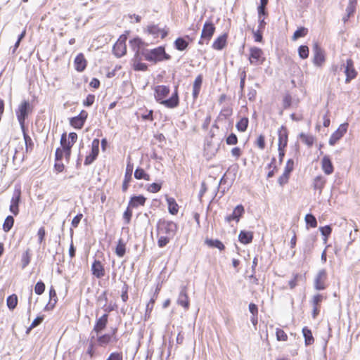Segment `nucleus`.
I'll return each instance as SVG.
<instances>
[{"label": "nucleus", "instance_id": "f257e3e1", "mask_svg": "<svg viewBox=\"0 0 360 360\" xmlns=\"http://www.w3.org/2000/svg\"><path fill=\"white\" fill-rule=\"evenodd\" d=\"M155 101L167 108H175L179 105V96L178 87L176 86L172 95L170 88L166 85H157L153 89Z\"/></svg>", "mask_w": 360, "mask_h": 360}, {"label": "nucleus", "instance_id": "f03ea898", "mask_svg": "<svg viewBox=\"0 0 360 360\" xmlns=\"http://www.w3.org/2000/svg\"><path fill=\"white\" fill-rule=\"evenodd\" d=\"M177 230L176 223L165 218L160 219L156 225L158 247L161 248L165 247L176 234Z\"/></svg>", "mask_w": 360, "mask_h": 360}, {"label": "nucleus", "instance_id": "7ed1b4c3", "mask_svg": "<svg viewBox=\"0 0 360 360\" xmlns=\"http://www.w3.org/2000/svg\"><path fill=\"white\" fill-rule=\"evenodd\" d=\"M77 139L78 136L75 132H70L68 134L66 132L63 133L60 140V147L56 150L57 158L65 156L66 162H68L71 157L72 148L77 142Z\"/></svg>", "mask_w": 360, "mask_h": 360}, {"label": "nucleus", "instance_id": "20e7f679", "mask_svg": "<svg viewBox=\"0 0 360 360\" xmlns=\"http://www.w3.org/2000/svg\"><path fill=\"white\" fill-rule=\"evenodd\" d=\"M142 56L146 60L153 63L171 59V56L166 53L164 46H160L150 50H146L145 52L142 53Z\"/></svg>", "mask_w": 360, "mask_h": 360}, {"label": "nucleus", "instance_id": "39448f33", "mask_svg": "<svg viewBox=\"0 0 360 360\" xmlns=\"http://www.w3.org/2000/svg\"><path fill=\"white\" fill-rule=\"evenodd\" d=\"M94 336H91L86 349V354L92 358L96 354V345L105 347L112 341V335L110 333H103L98 335L94 341Z\"/></svg>", "mask_w": 360, "mask_h": 360}, {"label": "nucleus", "instance_id": "423d86ee", "mask_svg": "<svg viewBox=\"0 0 360 360\" xmlns=\"http://www.w3.org/2000/svg\"><path fill=\"white\" fill-rule=\"evenodd\" d=\"M216 31V26L212 20H207L203 25L198 44H208Z\"/></svg>", "mask_w": 360, "mask_h": 360}, {"label": "nucleus", "instance_id": "0eeeda50", "mask_svg": "<svg viewBox=\"0 0 360 360\" xmlns=\"http://www.w3.org/2000/svg\"><path fill=\"white\" fill-rule=\"evenodd\" d=\"M248 60L250 64L252 65L258 66L262 65L266 60L263 50L257 46L250 47Z\"/></svg>", "mask_w": 360, "mask_h": 360}, {"label": "nucleus", "instance_id": "6e6552de", "mask_svg": "<svg viewBox=\"0 0 360 360\" xmlns=\"http://www.w3.org/2000/svg\"><path fill=\"white\" fill-rule=\"evenodd\" d=\"M313 64L318 68L323 67L326 61V51L318 43H315L313 46Z\"/></svg>", "mask_w": 360, "mask_h": 360}, {"label": "nucleus", "instance_id": "1a4fd4ad", "mask_svg": "<svg viewBox=\"0 0 360 360\" xmlns=\"http://www.w3.org/2000/svg\"><path fill=\"white\" fill-rule=\"evenodd\" d=\"M127 37L126 34H122L120 36L117 41L113 46L112 52L115 56L117 58H120L124 56L127 53V45L126 41Z\"/></svg>", "mask_w": 360, "mask_h": 360}, {"label": "nucleus", "instance_id": "9d476101", "mask_svg": "<svg viewBox=\"0 0 360 360\" xmlns=\"http://www.w3.org/2000/svg\"><path fill=\"white\" fill-rule=\"evenodd\" d=\"M32 110L30 104L27 101H23L16 110V115L20 124L23 127L29 112Z\"/></svg>", "mask_w": 360, "mask_h": 360}, {"label": "nucleus", "instance_id": "9b49d317", "mask_svg": "<svg viewBox=\"0 0 360 360\" xmlns=\"http://www.w3.org/2000/svg\"><path fill=\"white\" fill-rule=\"evenodd\" d=\"M328 274L326 269L320 270L314 278V288L316 290H323L328 287Z\"/></svg>", "mask_w": 360, "mask_h": 360}, {"label": "nucleus", "instance_id": "f8f14e48", "mask_svg": "<svg viewBox=\"0 0 360 360\" xmlns=\"http://www.w3.org/2000/svg\"><path fill=\"white\" fill-rule=\"evenodd\" d=\"M88 115V112L82 110L78 115L70 119V124L76 129H81L84 127Z\"/></svg>", "mask_w": 360, "mask_h": 360}, {"label": "nucleus", "instance_id": "ddd939ff", "mask_svg": "<svg viewBox=\"0 0 360 360\" xmlns=\"http://www.w3.org/2000/svg\"><path fill=\"white\" fill-rule=\"evenodd\" d=\"M145 32L148 34L152 35L155 39L160 37L161 39H163L168 34L167 30L161 29L158 25H148Z\"/></svg>", "mask_w": 360, "mask_h": 360}, {"label": "nucleus", "instance_id": "4468645a", "mask_svg": "<svg viewBox=\"0 0 360 360\" xmlns=\"http://www.w3.org/2000/svg\"><path fill=\"white\" fill-rule=\"evenodd\" d=\"M99 143L100 141L98 139H94L92 141L91 152L86 156L84 160L85 165L91 164L97 158L99 153Z\"/></svg>", "mask_w": 360, "mask_h": 360}, {"label": "nucleus", "instance_id": "2eb2a0df", "mask_svg": "<svg viewBox=\"0 0 360 360\" xmlns=\"http://www.w3.org/2000/svg\"><path fill=\"white\" fill-rule=\"evenodd\" d=\"M21 200L20 188L15 189L11 200L9 210L14 214L18 215L19 213V204Z\"/></svg>", "mask_w": 360, "mask_h": 360}, {"label": "nucleus", "instance_id": "dca6fc26", "mask_svg": "<svg viewBox=\"0 0 360 360\" xmlns=\"http://www.w3.org/2000/svg\"><path fill=\"white\" fill-rule=\"evenodd\" d=\"M348 129V123L341 124L336 131H335L330 137L329 144L335 145L347 132Z\"/></svg>", "mask_w": 360, "mask_h": 360}, {"label": "nucleus", "instance_id": "f3484780", "mask_svg": "<svg viewBox=\"0 0 360 360\" xmlns=\"http://www.w3.org/2000/svg\"><path fill=\"white\" fill-rule=\"evenodd\" d=\"M91 273L97 278H103L105 274L103 263L99 259H95L91 264Z\"/></svg>", "mask_w": 360, "mask_h": 360}, {"label": "nucleus", "instance_id": "a211bd4d", "mask_svg": "<svg viewBox=\"0 0 360 360\" xmlns=\"http://www.w3.org/2000/svg\"><path fill=\"white\" fill-rule=\"evenodd\" d=\"M177 304L182 307L185 310H188L190 307V298L188 294V289L186 286H183L179 292Z\"/></svg>", "mask_w": 360, "mask_h": 360}, {"label": "nucleus", "instance_id": "6ab92c4d", "mask_svg": "<svg viewBox=\"0 0 360 360\" xmlns=\"http://www.w3.org/2000/svg\"><path fill=\"white\" fill-rule=\"evenodd\" d=\"M345 73L346 75V83L350 82L351 80L354 79L357 75V72L355 70L354 62L352 58H348L346 61Z\"/></svg>", "mask_w": 360, "mask_h": 360}, {"label": "nucleus", "instance_id": "aec40b11", "mask_svg": "<svg viewBox=\"0 0 360 360\" xmlns=\"http://www.w3.org/2000/svg\"><path fill=\"white\" fill-rule=\"evenodd\" d=\"M108 323V314H104L101 317L96 319L92 332L95 333L97 335L100 334L103 330H104L106 328Z\"/></svg>", "mask_w": 360, "mask_h": 360}, {"label": "nucleus", "instance_id": "412c9836", "mask_svg": "<svg viewBox=\"0 0 360 360\" xmlns=\"http://www.w3.org/2000/svg\"><path fill=\"white\" fill-rule=\"evenodd\" d=\"M129 45L131 49L135 52L134 56H139L140 54L142 55V53L145 52L144 51H141V49H143L146 44L139 37H135L129 40Z\"/></svg>", "mask_w": 360, "mask_h": 360}, {"label": "nucleus", "instance_id": "4be33fe9", "mask_svg": "<svg viewBox=\"0 0 360 360\" xmlns=\"http://www.w3.org/2000/svg\"><path fill=\"white\" fill-rule=\"evenodd\" d=\"M244 213V207L242 205H238L234 208L232 214L225 217V220L229 223H230L232 221H235L236 222L238 223Z\"/></svg>", "mask_w": 360, "mask_h": 360}, {"label": "nucleus", "instance_id": "5701e85b", "mask_svg": "<svg viewBox=\"0 0 360 360\" xmlns=\"http://www.w3.org/2000/svg\"><path fill=\"white\" fill-rule=\"evenodd\" d=\"M146 200L147 198L143 195H132L130 197L127 205L134 210L139 207H143Z\"/></svg>", "mask_w": 360, "mask_h": 360}, {"label": "nucleus", "instance_id": "b1692460", "mask_svg": "<svg viewBox=\"0 0 360 360\" xmlns=\"http://www.w3.org/2000/svg\"><path fill=\"white\" fill-rule=\"evenodd\" d=\"M278 148H286L288 142V129L281 126L278 129Z\"/></svg>", "mask_w": 360, "mask_h": 360}, {"label": "nucleus", "instance_id": "393cba45", "mask_svg": "<svg viewBox=\"0 0 360 360\" xmlns=\"http://www.w3.org/2000/svg\"><path fill=\"white\" fill-rule=\"evenodd\" d=\"M228 34L224 33L217 37L212 44L213 49L221 51L227 45Z\"/></svg>", "mask_w": 360, "mask_h": 360}, {"label": "nucleus", "instance_id": "a878e982", "mask_svg": "<svg viewBox=\"0 0 360 360\" xmlns=\"http://www.w3.org/2000/svg\"><path fill=\"white\" fill-rule=\"evenodd\" d=\"M321 169L325 174L330 175L334 172V166L328 155H324L321 162Z\"/></svg>", "mask_w": 360, "mask_h": 360}, {"label": "nucleus", "instance_id": "bb28decb", "mask_svg": "<svg viewBox=\"0 0 360 360\" xmlns=\"http://www.w3.org/2000/svg\"><path fill=\"white\" fill-rule=\"evenodd\" d=\"M87 65V60L82 53L77 54L74 60L75 69L77 72H83Z\"/></svg>", "mask_w": 360, "mask_h": 360}, {"label": "nucleus", "instance_id": "cd10ccee", "mask_svg": "<svg viewBox=\"0 0 360 360\" xmlns=\"http://www.w3.org/2000/svg\"><path fill=\"white\" fill-rule=\"evenodd\" d=\"M326 179L321 174L316 176L312 183V186L314 190H318L319 194L322 193L323 188L326 184Z\"/></svg>", "mask_w": 360, "mask_h": 360}, {"label": "nucleus", "instance_id": "c85d7f7f", "mask_svg": "<svg viewBox=\"0 0 360 360\" xmlns=\"http://www.w3.org/2000/svg\"><path fill=\"white\" fill-rule=\"evenodd\" d=\"M168 212L172 215H176L179 210V205L176 202V200L174 198L168 197L167 195L165 198Z\"/></svg>", "mask_w": 360, "mask_h": 360}, {"label": "nucleus", "instance_id": "c756f323", "mask_svg": "<svg viewBox=\"0 0 360 360\" xmlns=\"http://www.w3.org/2000/svg\"><path fill=\"white\" fill-rule=\"evenodd\" d=\"M158 293H159V290H156L155 294L150 298L148 303L146 304V312H145V315H144L145 320L150 319V317L151 316L152 311L153 309V307H154V305L155 303V301L158 299Z\"/></svg>", "mask_w": 360, "mask_h": 360}, {"label": "nucleus", "instance_id": "7c9ffc66", "mask_svg": "<svg viewBox=\"0 0 360 360\" xmlns=\"http://www.w3.org/2000/svg\"><path fill=\"white\" fill-rule=\"evenodd\" d=\"M202 79H203L202 75H198L194 80V82L193 84V93H192L193 98L194 99H196L200 94L201 86L202 84Z\"/></svg>", "mask_w": 360, "mask_h": 360}, {"label": "nucleus", "instance_id": "2f4dec72", "mask_svg": "<svg viewBox=\"0 0 360 360\" xmlns=\"http://www.w3.org/2000/svg\"><path fill=\"white\" fill-rule=\"evenodd\" d=\"M299 138L302 143L305 144L308 148L312 147L316 141V137L314 136L304 132L300 134Z\"/></svg>", "mask_w": 360, "mask_h": 360}, {"label": "nucleus", "instance_id": "473e14b6", "mask_svg": "<svg viewBox=\"0 0 360 360\" xmlns=\"http://www.w3.org/2000/svg\"><path fill=\"white\" fill-rule=\"evenodd\" d=\"M253 233L252 231H240L238 235V240L240 243L247 245L252 243Z\"/></svg>", "mask_w": 360, "mask_h": 360}, {"label": "nucleus", "instance_id": "72a5a7b5", "mask_svg": "<svg viewBox=\"0 0 360 360\" xmlns=\"http://www.w3.org/2000/svg\"><path fill=\"white\" fill-rule=\"evenodd\" d=\"M58 302V297L56 290L53 286L49 289V301L46 307V309H53Z\"/></svg>", "mask_w": 360, "mask_h": 360}, {"label": "nucleus", "instance_id": "f704fd0d", "mask_svg": "<svg viewBox=\"0 0 360 360\" xmlns=\"http://www.w3.org/2000/svg\"><path fill=\"white\" fill-rule=\"evenodd\" d=\"M134 178L137 180L150 181V175L142 167H138L134 171Z\"/></svg>", "mask_w": 360, "mask_h": 360}, {"label": "nucleus", "instance_id": "c9c22d12", "mask_svg": "<svg viewBox=\"0 0 360 360\" xmlns=\"http://www.w3.org/2000/svg\"><path fill=\"white\" fill-rule=\"evenodd\" d=\"M302 334L304 338V342L306 345H311L314 342V338L311 330L309 328L304 327L302 328Z\"/></svg>", "mask_w": 360, "mask_h": 360}, {"label": "nucleus", "instance_id": "e433bc0d", "mask_svg": "<svg viewBox=\"0 0 360 360\" xmlns=\"http://www.w3.org/2000/svg\"><path fill=\"white\" fill-rule=\"evenodd\" d=\"M205 243L209 247L216 248L221 251L224 250V249H225V246L223 244V243L218 239L212 240V239H210V238H206L205 240Z\"/></svg>", "mask_w": 360, "mask_h": 360}, {"label": "nucleus", "instance_id": "4c0bfd02", "mask_svg": "<svg viewBox=\"0 0 360 360\" xmlns=\"http://www.w3.org/2000/svg\"><path fill=\"white\" fill-rule=\"evenodd\" d=\"M248 118L247 117H243L236 122V127L238 131L245 132L248 127Z\"/></svg>", "mask_w": 360, "mask_h": 360}, {"label": "nucleus", "instance_id": "58836bf2", "mask_svg": "<svg viewBox=\"0 0 360 360\" xmlns=\"http://www.w3.org/2000/svg\"><path fill=\"white\" fill-rule=\"evenodd\" d=\"M133 68L134 70L146 71L148 70V65L140 61L139 56H134L133 59Z\"/></svg>", "mask_w": 360, "mask_h": 360}, {"label": "nucleus", "instance_id": "ea45409f", "mask_svg": "<svg viewBox=\"0 0 360 360\" xmlns=\"http://www.w3.org/2000/svg\"><path fill=\"white\" fill-rule=\"evenodd\" d=\"M174 45L176 49L180 51L186 50L188 46V42L185 40L184 38L178 37L174 42Z\"/></svg>", "mask_w": 360, "mask_h": 360}, {"label": "nucleus", "instance_id": "a19ab883", "mask_svg": "<svg viewBox=\"0 0 360 360\" xmlns=\"http://www.w3.org/2000/svg\"><path fill=\"white\" fill-rule=\"evenodd\" d=\"M357 1L349 0L348 6L346 8L347 15L343 18L344 21L346 22L352 15H354L356 11V5Z\"/></svg>", "mask_w": 360, "mask_h": 360}, {"label": "nucleus", "instance_id": "79ce46f5", "mask_svg": "<svg viewBox=\"0 0 360 360\" xmlns=\"http://www.w3.org/2000/svg\"><path fill=\"white\" fill-rule=\"evenodd\" d=\"M18 298L17 295L12 294L9 295L6 299V305L10 310H13L18 305Z\"/></svg>", "mask_w": 360, "mask_h": 360}, {"label": "nucleus", "instance_id": "37998d69", "mask_svg": "<svg viewBox=\"0 0 360 360\" xmlns=\"http://www.w3.org/2000/svg\"><path fill=\"white\" fill-rule=\"evenodd\" d=\"M139 111L143 112L141 114V117L143 120L153 121V110H148L146 108H142L139 109Z\"/></svg>", "mask_w": 360, "mask_h": 360}, {"label": "nucleus", "instance_id": "c03bdc74", "mask_svg": "<svg viewBox=\"0 0 360 360\" xmlns=\"http://www.w3.org/2000/svg\"><path fill=\"white\" fill-rule=\"evenodd\" d=\"M126 252V245L122 240L120 239L115 248V253L119 257H122Z\"/></svg>", "mask_w": 360, "mask_h": 360}, {"label": "nucleus", "instance_id": "a18cd8bd", "mask_svg": "<svg viewBox=\"0 0 360 360\" xmlns=\"http://www.w3.org/2000/svg\"><path fill=\"white\" fill-rule=\"evenodd\" d=\"M23 138L25 143V152L31 153L34 148V142L32 138L25 132L23 133Z\"/></svg>", "mask_w": 360, "mask_h": 360}, {"label": "nucleus", "instance_id": "49530a36", "mask_svg": "<svg viewBox=\"0 0 360 360\" xmlns=\"http://www.w3.org/2000/svg\"><path fill=\"white\" fill-rule=\"evenodd\" d=\"M276 338L278 342H286L288 340V334L280 328H276Z\"/></svg>", "mask_w": 360, "mask_h": 360}, {"label": "nucleus", "instance_id": "de8ad7c7", "mask_svg": "<svg viewBox=\"0 0 360 360\" xmlns=\"http://www.w3.org/2000/svg\"><path fill=\"white\" fill-rule=\"evenodd\" d=\"M63 158H65V156H61L60 158H58L56 156V152L55 153L54 169L58 173L63 172L65 169V165L62 162V160Z\"/></svg>", "mask_w": 360, "mask_h": 360}, {"label": "nucleus", "instance_id": "09e8293b", "mask_svg": "<svg viewBox=\"0 0 360 360\" xmlns=\"http://www.w3.org/2000/svg\"><path fill=\"white\" fill-rule=\"evenodd\" d=\"M308 34V30L306 27H300L294 32L292 40L295 41L300 37H304Z\"/></svg>", "mask_w": 360, "mask_h": 360}, {"label": "nucleus", "instance_id": "8fccbe9b", "mask_svg": "<svg viewBox=\"0 0 360 360\" xmlns=\"http://www.w3.org/2000/svg\"><path fill=\"white\" fill-rule=\"evenodd\" d=\"M31 259V254L30 249L25 250L22 255L21 262H22V268H25L30 262Z\"/></svg>", "mask_w": 360, "mask_h": 360}, {"label": "nucleus", "instance_id": "3c124183", "mask_svg": "<svg viewBox=\"0 0 360 360\" xmlns=\"http://www.w3.org/2000/svg\"><path fill=\"white\" fill-rule=\"evenodd\" d=\"M14 219L12 216H8L3 224V229L5 232H8L13 227Z\"/></svg>", "mask_w": 360, "mask_h": 360}, {"label": "nucleus", "instance_id": "603ef678", "mask_svg": "<svg viewBox=\"0 0 360 360\" xmlns=\"http://www.w3.org/2000/svg\"><path fill=\"white\" fill-rule=\"evenodd\" d=\"M133 215V209L127 205L126 210L123 212L122 217L126 224H129L131 222V217Z\"/></svg>", "mask_w": 360, "mask_h": 360}, {"label": "nucleus", "instance_id": "864d4df0", "mask_svg": "<svg viewBox=\"0 0 360 360\" xmlns=\"http://www.w3.org/2000/svg\"><path fill=\"white\" fill-rule=\"evenodd\" d=\"M232 115H233V108L230 106L224 107L219 112V116L224 119H228V118L231 117L232 116Z\"/></svg>", "mask_w": 360, "mask_h": 360}, {"label": "nucleus", "instance_id": "5fc2aeb1", "mask_svg": "<svg viewBox=\"0 0 360 360\" xmlns=\"http://www.w3.org/2000/svg\"><path fill=\"white\" fill-rule=\"evenodd\" d=\"M298 54L300 58L307 59L309 57V49L306 45H302L298 48Z\"/></svg>", "mask_w": 360, "mask_h": 360}, {"label": "nucleus", "instance_id": "6e6d98bb", "mask_svg": "<svg viewBox=\"0 0 360 360\" xmlns=\"http://www.w3.org/2000/svg\"><path fill=\"white\" fill-rule=\"evenodd\" d=\"M324 299H326V297L321 294H316L314 295L311 299L312 307H321V302Z\"/></svg>", "mask_w": 360, "mask_h": 360}, {"label": "nucleus", "instance_id": "4d7b16f0", "mask_svg": "<svg viewBox=\"0 0 360 360\" xmlns=\"http://www.w3.org/2000/svg\"><path fill=\"white\" fill-rule=\"evenodd\" d=\"M305 221L311 228H316L317 226V221L315 217L311 214H307L305 216Z\"/></svg>", "mask_w": 360, "mask_h": 360}, {"label": "nucleus", "instance_id": "13d9d810", "mask_svg": "<svg viewBox=\"0 0 360 360\" xmlns=\"http://www.w3.org/2000/svg\"><path fill=\"white\" fill-rule=\"evenodd\" d=\"M302 278V275L300 274H294L292 278L289 281L288 285L290 289H294L298 284V281Z\"/></svg>", "mask_w": 360, "mask_h": 360}, {"label": "nucleus", "instance_id": "bf43d9fd", "mask_svg": "<svg viewBox=\"0 0 360 360\" xmlns=\"http://www.w3.org/2000/svg\"><path fill=\"white\" fill-rule=\"evenodd\" d=\"M132 180V175L124 174V180L122 185V191L125 193L129 189L130 182Z\"/></svg>", "mask_w": 360, "mask_h": 360}, {"label": "nucleus", "instance_id": "052dcab7", "mask_svg": "<svg viewBox=\"0 0 360 360\" xmlns=\"http://www.w3.org/2000/svg\"><path fill=\"white\" fill-rule=\"evenodd\" d=\"M162 184L158 183H152L149 184L146 188L147 191L155 193L159 192L161 190Z\"/></svg>", "mask_w": 360, "mask_h": 360}, {"label": "nucleus", "instance_id": "680f3d73", "mask_svg": "<svg viewBox=\"0 0 360 360\" xmlns=\"http://www.w3.org/2000/svg\"><path fill=\"white\" fill-rule=\"evenodd\" d=\"M45 288L46 286L44 283L41 281H39L36 283L34 286V292L38 295H41L44 292Z\"/></svg>", "mask_w": 360, "mask_h": 360}, {"label": "nucleus", "instance_id": "e2e57ef3", "mask_svg": "<svg viewBox=\"0 0 360 360\" xmlns=\"http://www.w3.org/2000/svg\"><path fill=\"white\" fill-rule=\"evenodd\" d=\"M255 146L260 150L264 149L266 146L265 136L263 134H260L255 141Z\"/></svg>", "mask_w": 360, "mask_h": 360}, {"label": "nucleus", "instance_id": "0e129e2a", "mask_svg": "<svg viewBox=\"0 0 360 360\" xmlns=\"http://www.w3.org/2000/svg\"><path fill=\"white\" fill-rule=\"evenodd\" d=\"M290 174L283 171L282 175H281L278 179V182L280 186H283L288 184L290 179Z\"/></svg>", "mask_w": 360, "mask_h": 360}, {"label": "nucleus", "instance_id": "69168bd1", "mask_svg": "<svg viewBox=\"0 0 360 360\" xmlns=\"http://www.w3.org/2000/svg\"><path fill=\"white\" fill-rule=\"evenodd\" d=\"M129 288V285L126 282H124V284H123V286L122 288V294H121V298L124 302H126L129 299V296H128Z\"/></svg>", "mask_w": 360, "mask_h": 360}, {"label": "nucleus", "instance_id": "338daca9", "mask_svg": "<svg viewBox=\"0 0 360 360\" xmlns=\"http://www.w3.org/2000/svg\"><path fill=\"white\" fill-rule=\"evenodd\" d=\"M292 104V96L289 93L284 95L283 98V106L285 109L289 108Z\"/></svg>", "mask_w": 360, "mask_h": 360}, {"label": "nucleus", "instance_id": "774afa93", "mask_svg": "<svg viewBox=\"0 0 360 360\" xmlns=\"http://www.w3.org/2000/svg\"><path fill=\"white\" fill-rule=\"evenodd\" d=\"M106 360H123L122 353L119 352H112Z\"/></svg>", "mask_w": 360, "mask_h": 360}]
</instances>
